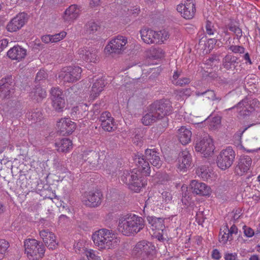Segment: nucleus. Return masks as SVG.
I'll list each match as a JSON object with an SVG mask.
<instances>
[{"label": "nucleus", "mask_w": 260, "mask_h": 260, "mask_svg": "<svg viewBox=\"0 0 260 260\" xmlns=\"http://www.w3.org/2000/svg\"><path fill=\"white\" fill-rule=\"evenodd\" d=\"M172 112V107L170 101L165 99L156 101L150 105L149 112L142 117V122L145 125H148L161 120L158 128L160 132L164 131L168 126L169 119L167 116Z\"/></svg>", "instance_id": "nucleus-1"}, {"label": "nucleus", "mask_w": 260, "mask_h": 260, "mask_svg": "<svg viewBox=\"0 0 260 260\" xmlns=\"http://www.w3.org/2000/svg\"><path fill=\"white\" fill-rule=\"evenodd\" d=\"M144 225V220L141 217L127 214L119 217L117 229L123 235L130 236L139 233Z\"/></svg>", "instance_id": "nucleus-2"}, {"label": "nucleus", "mask_w": 260, "mask_h": 260, "mask_svg": "<svg viewBox=\"0 0 260 260\" xmlns=\"http://www.w3.org/2000/svg\"><path fill=\"white\" fill-rule=\"evenodd\" d=\"M94 244L101 249L114 248L120 240L111 230L102 229L94 233L92 236Z\"/></svg>", "instance_id": "nucleus-3"}, {"label": "nucleus", "mask_w": 260, "mask_h": 260, "mask_svg": "<svg viewBox=\"0 0 260 260\" xmlns=\"http://www.w3.org/2000/svg\"><path fill=\"white\" fill-rule=\"evenodd\" d=\"M144 177L138 168L132 170H125L121 176V181L128 185V188L136 192L140 191L145 186Z\"/></svg>", "instance_id": "nucleus-4"}, {"label": "nucleus", "mask_w": 260, "mask_h": 260, "mask_svg": "<svg viewBox=\"0 0 260 260\" xmlns=\"http://www.w3.org/2000/svg\"><path fill=\"white\" fill-rule=\"evenodd\" d=\"M133 254L141 260H153L156 255L155 247L150 242L141 241L134 248Z\"/></svg>", "instance_id": "nucleus-5"}, {"label": "nucleus", "mask_w": 260, "mask_h": 260, "mask_svg": "<svg viewBox=\"0 0 260 260\" xmlns=\"http://www.w3.org/2000/svg\"><path fill=\"white\" fill-rule=\"evenodd\" d=\"M25 252L29 259L39 260L44 255L45 247L40 242L34 239H29L24 242Z\"/></svg>", "instance_id": "nucleus-6"}, {"label": "nucleus", "mask_w": 260, "mask_h": 260, "mask_svg": "<svg viewBox=\"0 0 260 260\" xmlns=\"http://www.w3.org/2000/svg\"><path fill=\"white\" fill-rule=\"evenodd\" d=\"M82 69L79 67L69 66L62 69L58 78L63 83H73L81 78Z\"/></svg>", "instance_id": "nucleus-7"}, {"label": "nucleus", "mask_w": 260, "mask_h": 260, "mask_svg": "<svg viewBox=\"0 0 260 260\" xmlns=\"http://www.w3.org/2000/svg\"><path fill=\"white\" fill-rule=\"evenodd\" d=\"M214 149L213 140L208 135H205L201 140L197 141L195 145L196 151L200 152L205 157L211 156Z\"/></svg>", "instance_id": "nucleus-8"}, {"label": "nucleus", "mask_w": 260, "mask_h": 260, "mask_svg": "<svg viewBox=\"0 0 260 260\" xmlns=\"http://www.w3.org/2000/svg\"><path fill=\"white\" fill-rule=\"evenodd\" d=\"M235 157V153L232 148L229 147L222 150L217 157V166L222 170H226L233 164Z\"/></svg>", "instance_id": "nucleus-9"}, {"label": "nucleus", "mask_w": 260, "mask_h": 260, "mask_svg": "<svg viewBox=\"0 0 260 260\" xmlns=\"http://www.w3.org/2000/svg\"><path fill=\"white\" fill-rule=\"evenodd\" d=\"M127 43L125 37L118 36L112 39L106 46L105 50L110 53H120L125 49V46Z\"/></svg>", "instance_id": "nucleus-10"}, {"label": "nucleus", "mask_w": 260, "mask_h": 260, "mask_svg": "<svg viewBox=\"0 0 260 260\" xmlns=\"http://www.w3.org/2000/svg\"><path fill=\"white\" fill-rule=\"evenodd\" d=\"M194 0H186L184 4L178 5L176 9L184 18L190 19L195 15L196 12Z\"/></svg>", "instance_id": "nucleus-11"}, {"label": "nucleus", "mask_w": 260, "mask_h": 260, "mask_svg": "<svg viewBox=\"0 0 260 260\" xmlns=\"http://www.w3.org/2000/svg\"><path fill=\"white\" fill-rule=\"evenodd\" d=\"M52 106L56 111H61L65 106L63 92L58 87L52 88L50 91Z\"/></svg>", "instance_id": "nucleus-12"}, {"label": "nucleus", "mask_w": 260, "mask_h": 260, "mask_svg": "<svg viewBox=\"0 0 260 260\" xmlns=\"http://www.w3.org/2000/svg\"><path fill=\"white\" fill-rule=\"evenodd\" d=\"M102 194L99 191H90L84 193L82 202L86 206L95 207L102 202Z\"/></svg>", "instance_id": "nucleus-13"}, {"label": "nucleus", "mask_w": 260, "mask_h": 260, "mask_svg": "<svg viewBox=\"0 0 260 260\" xmlns=\"http://www.w3.org/2000/svg\"><path fill=\"white\" fill-rule=\"evenodd\" d=\"M27 20V14L20 13L11 20L7 25L6 28L11 32L17 31L25 24Z\"/></svg>", "instance_id": "nucleus-14"}, {"label": "nucleus", "mask_w": 260, "mask_h": 260, "mask_svg": "<svg viewBox=\"0 0 260 260\" xmlns=\"http://www.w3.org/2000/svg\"><path fill=\"white\" fill-rule=\"evenodd\" d=\"M56 126L60 135H68L75 131L76 124L70 118H63L57 122Z\"/></svg>", "instance_id": "nucleus-15"}, {"label": "nucleus", "mask_w": 260, "mask_h": 260, "mask_svg": "<svg viewBox=\"0 0 260 260\" xmlns=\"http://www.w3.org/2000/svg\"><path fill=\"white\" fill-rule=\"evenodd\" d=\"M99 120L101 122V127L105 131L111 132L116 128L114 119L109 112H103L101 114Z\"/></svg>", "instance_id": "nucleus-16"}, {"label": "nucleus", "mask_w": 260, "mask_h": 260, "mask_svg": "<svg viewBox=\"0 0 260 260\" xmlns=\"http://www.w3.org/2000/svg\"><path fill=\"white\" fill-rule=\"evenodd\" d=\"M79 57L90 62H96L97 61L96 50L91 47H84L78 51Z\"/></svg>", "instance_id": "nucleus-17"}, {"label": "nucleus", "mask_w": 260, "mask_h": 260, "mask_svg": "<svg viewBox=\"0 0 260 260\" xmlns=\"http://www.w3.org/2000/svg\"><path fill=\"white\" fill-rule=\"evenodd\" d=\"M40 236L43 239L46 246L50 249H55L58 245L56 236L48 230H43L40 232Z\"/></svg>", "instance_id": "nucleus-18"}, {"label": "nucleus", "mask_w": 260, "mask_h": 260, "mask_svg": "<svg viewBox=\"0 0 260 260\" xmlns=\"http://www.w3.org/2000/svg\"><path fill=\"white\" fill-rule=\"evenodd\" d=\"M192 192L202 196H209L211 192L210 187L205 183L200 182L197 180H192L190 184Z\"/></svg>", "instance_id": "nucleus-19"}, {"label": "nucleus", "mask_w": 260, "mask_h": 260, "mask_svg": "<svg viewBox=\"0 0 260 260\" xmlns=\"http://www.w3.org/2000/svg\"><path fill=\"white\" fill-rule=\"evenodd\" d=\"M144 155L153 166L158 169L161 166L162 161L160 159L159 152L155 149H146Z\"/></svg>", "instance_id": "nucleus-20"}, {"label": "nucleus", "mask_w": 260, "mask_h": 260, "mask_svg": "<svg viewBox=\"0 0 260 260\" xmlns=\"http://www.w3.org/2000/svg\"><path fill=\"white\" fill-rule=\"evenodd\" d=\"M134 160L141 174L143 173L146 176H149L151 172L150 162L145 157V155L137 153Z\"/></svg>", "instance_id": "nucleus-21"}, {"label": "nucleus", "mask_w": 260, "mask_h": 260, "mask_svg": "<svg viewBox=\"0 0 260 260\" xmlns=\"http://www.w3.org/2000/svg\"><path fill=\"white\" fill-rule=\"evenodd\" d=\"M141 37L144 42L147 44H155L159 41L157 31L149 28H143L140 30Z\"/></svg>", "instance_id": "nucleus-22"}, {"label": "nucleus", "mask_w": 260, "mask_h": 260, "mask_svg": "<svg viewBox=\"0 0 260 260\" xmlns=\"http://www.w3.org/2000/svg\"><path fill=\"white\" fill-rule=\"evenodd\" d=\"M8 56L12 60H22L26 55V50L20 46L16 45L7 52Z\"/></svg>", "instance_id": "nucleus-23"}, {"label": "nucleus", "mask_w": 260, "mask_h": 260, "mask_svg": "<svg viewBox=\"0 0 260 260\" xmlns=\"http://www.w3.org/2000/svg\"><path fill=\"white\" fill-rule=\"evenodd\" d=\"M239 58L232 54H226L222 59V66L228 71H234L239 64Z\"/></svg>", "instance_id": "nucleus-24"}, {"label": "nucleus", "mask_w": 260, "mask_h": 260, "mask_svg": "<svg viewBox=\"0 0 260 260\" xmlns=\"http://www.w3.org/2000/svg\"><path fill=\"white\" fill-rule=\"evenodd\" d=\"M252 164L251 158L248 155L242 156L239 159L238 164L236 168V171L238 174L242 175L247 172L250 169Z\"/></svg>", "instance_id": "nucleus-25"}, {"label": "nucleus", "mask_w": 260, "mask_h": 260, "mask_svg": "<svg viewBox=\"0 0 260 260\" xmlns=\"http://www.w3.org/2000/svg\"><path fill=\"white\" fill-rule=\"evenodd\" d=\"M191 155L187 150L181 152L178 158V168L182 171H185L188 168L191 164Z\"/></svg>", "instance_id": "nucleus-26"}, {"label": "nucleus", "mask_w": 260, "mask_h": 260, "mask_svg": "<svg viewBox=\"0 0 260 260\" xmlns=\"http://www.w3.org/2000/svg\"><path fill=\"white\" fill-rule=\"evenodd\" d=\"M79 15V10L76 5L70 6L64 12L63 18L64 21L72 22L75 20Z\"/></svg>", "instance_id": "nucleus-27"}, {"label": "nucleus", "mask_w": 260, "mask_h": 260, "mask_svg": "<svg viewBox=\"0 0 260 260\" xmlns=\"http://www.w3.org/2000/svg\"><path fill=\"white\" fill-rule=\"evenodd\" d=\"M177 137L178 140L182 145H186L191 140V132L189 128L185 126H181L178 130Z\"/></svg>", "instance_id": "nucleus-28"}, {"label": "nucleus", "mask_w": 260, "mask_h": 260, "mask_svg": "<svg viewBox=\"0 0 260 260\" xmlns=\"http://www.w3.org/2000/svg\"><path fill=\"white\" fill-rule=\"evenodd\" d=\"M147 220L149 224L151 225L153 231H161L165 228L164 219L162 218H157L155 216H148Z\"/></svg>", "instance_id": "nucleus-29"}, {"label": "nucleus", "mask_w": 260, "mask_h": 260, "mask_svg": "<svg viewBox=\"0 0 260 260\" xmlns=\"http://www.w3.org/2000/svg\"><path fill=\"white\" fill-rule=\"evenodd\" d=\"M46 95L45 90L39 85L35 86L29 93L31 99L38 102L41 101L43 99L45 98Z\"/></svg>", "instance_id": "nucleus-30"}, {"label": "nucleus", "mask_w": 260, "mask_h": 260, "mask_svg": "<svg viewBox=\"0 0 260 260\" xmlns=\"http://www.w3.org/2000/svg\"><path fill=\"white\" fill-rule=\"evenodd\" d=\"M105 86V81L103 79L99 78L96 79L95 82L93 83L90 91V96L91 98L94 99L99 95L100 93L103 91Z\"/></svg>", "instance_id": "nucleus-31"}, {"label": "nucleus", "mask_w": 260, "mask_h": 260, "mask_svg": "<svg viewBox=\"0 0 260 260\" xmlns=\"http://www.w3.org/2000/svg\"><path fill=\"white\" fill-rule=\"evenodd\" d=\"M236 107L239 109L238 112L241 116L249 115L252 112V108H250L248 103H247V99H245L240 101L237 106L233 107L232 109Z\"/></svg>", "instance_id": "nucleus-32"}, {"label": "nucleus", "mask_w": 260, "mask_h": 260, "mask_svg": "<svg viewBox=\"0 0 260 260\" xmlns=\"http://www.w3.org/2000/svg\"><path fill=\"white\" fill-rule=\"evenodd\" d=\"M195 95L197 96H203L206 99L212 101L219 102L221 98L220 96H217L214 90L207 89L205 90L199 91L195 92Z\"/></svg>", "instance_id": "nucleus-33"}, {"label": "nucleus", "mask_w": 260, "mask_h": 260, "mask_svg": "<svg viewBox=\"0 0 260 260\" xmlns=\"http://www.w3.org/2000/svg\"><path fill=\"white\" fill-rule=\"evenodd\" d=\"M56 145L57 147V150L62 152L68 151L72 148V141L67 138L62 139L56 143Z\"/></svg>", "instance_id": "nucleus-34"}, {"label": "nucleus", "mask_w": 260, "mask_h": 260, "mask_svg": "<svg viewBox=\"0 0 260 260\" xmlns=\"http://www.w3.org/2000/svg\"><path fill=\"white\" fill-rule=\"evenodd\" d=\"M84 157L85 161L88 163L91 167H95L98 165L99 155L95 151H91Z\"/></svg>", "instance_id": "nucleus-35"}, {"label": "nucleus", "mask_w": 260, "mask_h": 260, "mask_svg": "<svg viewBox=\"0 0 260 260\" xmlns=\"http://www.w3.org/2000/svg\"><path fill=\"white\" fill-rule=\"evenodd\" d=\"M14 80L12 75L6 76L0 80V88H14Z\"/></svg>", "instance_id": "nucleus-36"}, {"label": "nucleus", "mask_w": 260, "mask_h": 260, "mask_svg": "<svg viewBox=\"0 0 260 260\" xmlns=\"http://www.w3.org/2000/svg\"><path fill=\"white\" fill-rule=\"evenodd\" d=\"M228 231H229V227L227 224L224 225L222 228L220 229V231L219 234V240L220 243L225 244L228 241H232L233 239V237H231L229 234H228Z\"/></svg>", "instance_id": "nucleus-37"}, {"label": "nucleus", "mask_w": 260, "mask_h": 260, "mask_svg": "<svg viewBox=\"0 0 260 260\" xmlns=\"http://www.w3.org/2000/svg\"><path fill=\"white\" fill-rule=\"evenodd\" d=\"M101 26L98 22L93 21H89L86 25V32L94 34L100 30Z\"/></svg>", "instance_id": "nucleus-38"}, {"label": "nucleus", "mask_w": 260, "mask_h": 260, "mask_svg": "<svg viewBox=\"0 0 260 260\" xmlns=\"http://www.w3.org/2000/svg\"><path fill=\"white\" fill-rule=\"evenodd\" d=\"M197 174L204 179H208L210 176L209 171L206 166H202L199 167L196 171Z\"/></svg>", "instance_id": "nucleus-39"}, {"label": "nucleus", "mask_w": 260, "mask_h": 260, "mask_svg": "<svg viewBox=\"0 0 260 260\" xmlns=\"http://www.w3.org/2000/svg\"><path fill=\"white\" fill-rule=\"evenodd\" d=\"M14 93V88H0V97L3 99H9Z\"/></svg>", "instance_id": "nucleus-40"}, {"label": "nucleus", "mask_w": 260, "mask_h": 260, "mask_svg": "<svg viewBox=\"0 0 260 260\" xmlns=\"http://www.w3.org/2000/svg\"><path fill=\"white\" fill-rule=\"evenodd\" d=\"M42 113L38 109L35 110L28 114V119L37 122L40 121L42 119Z\"/></svg>", "instance_id": "nucleus-41"}, {"label": "nucleus", "mask_w": 260, "mask_h": 260, "mask_svg": "<svg viewBox=\"0 0 260 260\" xmlns=\"http://www.w3.org/2000/svg\"><path fill=\"white\" fill-rule=\"evenodd\" d=\"M228 49L235 54H243L245 53V49L242 46L239 45H231L229 47Z\"/></svg>", "instance_id": "nucleus-42"}, {"label": "nucleus", "mask_w": 260, "mask_h": 260, "mask_svg": "<svg viewBox=\"0 0 260 260\" xmlns=\"http://www.w3.org/2000/svg\"><path fill=\"white\" fill-rule=\"evenodd\" d=\"M9 247V243L5 240H0V259L3 258L5 253Z\"/></svg>", "instance_id": "nucleus-43"}, {"label": "nucleus", "mask_w": 260, "mask_h": 260, "mask_svg": "<svg viewBox=\"0 0 260 260\" xmlns=\"http://www.w3.org/2000/svg\"><path fill=\"white\" fill-rule=\"evenodd\" d=\"M116 161L114 163L110 162L109 164L107 165L105 171L107 174H111L113 175L117 171V167H116Z\"/></svg>", "instance_id": "nucleus-44"}, {"label": "nucleus", "mask_w": 260, "mask_h": 260, "mask_svg": "<svg viewBox=\"0 0 260 260\" xmlns=\"http://www.w3.org/2000/svg\"><path fill=\"white\" fill-rule=\"evenodd\" d=\"M85 254L88 260H98L100 258L96 254V251L92 249L86 250Z\"/></svg>", "instance_id": "nucleus-45"}, {"label": "nucleus", "mask_w": 260, "mask_h": 260, "mask_svg": "<svg viewBox=\"0 0 260 260\" xmlns=\"http://www.w3.org/2000/svg\"><path fill=\"white\" fill-rule=\"evenodd\" d=\"M66 35V32L62 31L59 34L51 35V43H56L62 40Z\"/></svg>", "instance_id": "nucleus-46"}, {"label": "nucleus", "mask_w": 260, "mask_h": 260, "mask_svg": "<svg viewBox=\"0 0 260 260\" xmlns=\"http://www.w3.org/2000/svg\"><path fill=\"white\" fill-rule=\"evenodd\" d=\"M153 56L156 58H161L164 56L165 52L161 48H155L152 51Z\"/></svg>", "instance_id": "nucleus-47"}, {"label": "nucleus", "mask_w": 260, "mask_h": 260, "mask_svg": "<svg viewBox=\"0 0 260 260\" xmlns=\"http://www.w3.org/2000/svg\"><path fill=\"white\" fill-rule=\"evenodd\" d=\"M157 36H159L160 37H159V41L156 42V43L161 44L164 41L166 40L169 38L168 33L165 31H157Z\"/></svg>", "instance_id": "nucleus-48"}, {"label": "nucleus", "mask_w": 260, "mask_h": 260, "mask_svg": "<svg viewBox=\"0 0 260 260\" xmlns=\"http://www.w3.org/2000/svg\"><path fill=\"white\" fill-rule=\"evenodd\" d=\"M243 230L244 231V235L248 238H251L254 235V232L253 230L246 225L243 226Z\"/></svg>", "instance_id": "nucleus-49"}, {"label": "nucleus", "mask_w": 260, "mask_h": 260, "mask_svg": "<svg viewBox=\"0 0 260 260\" xmlns=\"http://www.w3.org/2000/svg\"><path fill=\"white\" fill-rule=\"evenodd\" d=\"M206 28V32L207 34H208L209 35H214V32L215 31V29L214 28V26L211 22H210L209 21H207Z\"/></svg>", "instance_id": "nucleus-50"}, {"label": "nucleus", "mask_w": 260, "mask_h": 260, "mask_svg": "<svg viewBox=\"0 0 260 260\" xmlns=\"http://www.w3.org/2000/svg\"><path fill=\"white\" fill-rule=\"evenodd\" d=\"M47 77V73L44 70H40L36 77V82H39L45 79Z\"/></svg>", "instance_id": "nucleus-51"}, {"label": "nucleus", "mask_w": 260, "mask_h": 260, "mask_svg": "<svg viewBox=\"0 0 260 260\" xmlns=\"http://www.w3.org/2000/svg\"><path fill=\"white\" fill-rule=\"evenodd\" d=\"M247 103H248L250 108H252V111L255 110L256 107H258L259 105V102L257 99L248 100L247 99Z\"/></svg>", "instance_id": "nucleus-52"}, {"label": "nucleus", "mask_w": 260, "mask_h": 260, "mask_svg": "<svg viewBox=\"0 0 260 260\" xmlns=\"http://www.w3.org/2000/svg\"><path fill=\"white\" fill-rule=\"evenodd\" d=\"M189 82H190V80L189 78H183L179 79L176 82H174V84H176L177 85H180L181 86H183L184 85H185L186 84H188Z\"/></svg>", "instance_id": "nucleus-53"}, {"label": "nucleus", "mask_w": 260, "mask_h": 260, "mask_svg": "<svg viewBox=\"0 0 260 260\" xmlns=\"http://www.w3.org/2000/svg\"><path fill=\"white\" fill-rule=\"evenodd\" d=\"M162 199L166 202H168L172 200V197L171 192L169 191H164L161 193Z\"/></svg>", "instance_id": "nucleus-54"}, {"label": "nucleus", "mask_w": 260, "mask_h": 260, "mask_svg": "<svg viewBox=\"0 0 260 260\" xmlns=\"http://www.w3.org/2000/svg\"><path fill=\"white\" fill-rule=\"evenodd\" d=\"M224 258L225 260H237V254L236 253H226Z\"/></svg>", "instance_id": "nucleus-55"}, {"label": "nucleus", "mask_w": 260, "mask_h": 260, "mask_svg": "<svg viewBox=\"0 0 260 260\" xmlns=\"http://www.w3.org/2000/svg\"><path fill=\"white\" fill-rule=\"evenodd\" d=\"M204 218L203 215V211H199L196 214V220L199 224L204 222Z\"/></svg>", "instance_id": "nucleus-56"}, {"label": "nucleus", "mask_w": 260, "mask_h": 260, "mask_svg": "<svg viewBox=\"0 0 260 260\" xmlns=\"http://www.w3.org/2000/svg\"><path fill=\"white\" fill-rule=\"evenodd\" d=\"M229 231H228V234H229L231 237H233V234H236L238 233V229L235 224H233L230 229H229Z\"/></svg>", "instance_id": "nucleus-57"}, {"label": "nucleus", "mask_w": 260, "mask_h": 260, "mask_svg": "<svg viewBox=\"0 0 260 260\" xmlns=\"http://www.w3.org/2000/svg\"><path fill=\"white\" fill-rule=\"evenodd\" d=\"M248 127H245L244 129L241 130L239 129L236 134L234 135V137L235 139H237L238 140H241L242 136L244 132L247 130Z\"/></svg>", "instance_id": "nucleus-58"}, {"label": "nucleus", "mask_w": 260, "mask_h": 260, "mask_svg": "<svg viewBox=\"0 0 260 260\" xmlns=\"http://www.w3.org/2000/svg\"><path fill=\"white\" fill-rule=\"evenodd\" d=\"M8 44V41L7 39H5L0 41V52H2Z\"/></svg>", "instance_id": "nucleus-59"}, {"label": "nucleus", "mask_w": 260, "mask_h": 260, "mask_svg": "<svg viewBox=\"0 0 260 260\" xmlns=\"http://www.w3.org/2000/svg\"><path fill=\"white\" fill-rule=\"evenodd\" d=\"M218 60V56L216 55H214L207 59L206 60V63L208 64H211L212 63H213L214 62L217 61Z\"/></svg>", "instance_id": "nucleus-60"}, {"label": "nucleus", "mask_w": 260, "mask_h": 260, "mask_svg": "<svg viewBox=\"0 0 260 260\" xmlns=\"http://www.w3.org/2000/svg\"><path fill=\"white\" fill-rule=\"evenodd\" d=\"M212 256L215 259H219L221 257L219 251L216 249L213 250Z\"/></svg>", "instance_id": "nucleus-61"}, {"label": "nucleus", "mask_w": 260, "mask_h": 260, "mask_svg": "<svg viewBox=\"0 0 260 260\" xmlns=\"http://www.w3.org/2000/svg\"><path fill=\"white\" fill-rule=\"evenodd\" d=\"M42 41L45 43H51V35H45L42 37Z\"/></svg>", "instance_id": "nucleus-62"}, {"label": "nucleus", "mask_w": 260, "mask_h": 260, "mask_svg": "<svg viewBox=\"0 0 260 260\" xmlns=\"http://www.w3.org/2000/svg\"><path fill=\"white\" fill-rule=\"evenodd\" d=\"M142 137L140 135H136L134 138L133 139V141L134 143H136L137 145H141L142 144L141 139Z\"/></svg>", "instance_id": "nucleus-63"}, {"label": "nucleus", "mask_w": 260, "mask_h": 260, "mask_svg": "<svg viewBox=\"0 0 260 260\" xmlns=\"http://www.w3.org/2000/svg\"><path fill=\"white\" fill-rule=\"evenodd\" d=\"M243 57H244V59L246 60V63H248L249 64H252V61L250 58L249 54L248 52L245 53Z\"/></svg>", "instance_id": "nucleus-64"}]
</instances>
